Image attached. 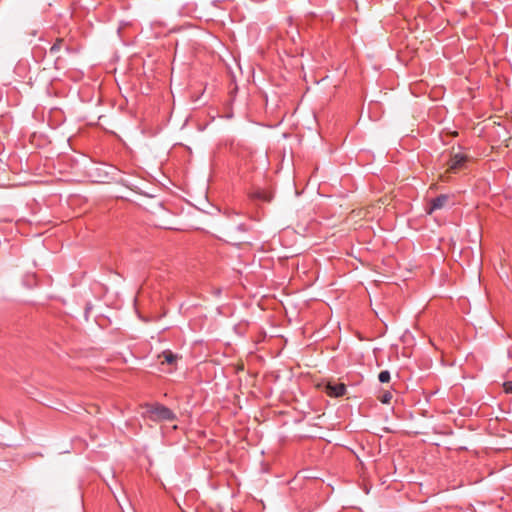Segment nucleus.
I'll use <instances>...</instances> for the list:
<instances>
[{
  "mask_svg": "<svg viewBox=\"0 0 512 512\" xmlns=\"http://www.w3.org/2000/svg\"><path fill=\"white\" fill-rule=\"evenodd\" d=\"M466 161V157L462 154H455L451 160L449 167L452 170L460 169Z\"/></svg>",
  "mask_w": 512,
  "mask_h": 512,
  "instance_id": "20e7f679",
  "label": "nucleus"
},
{
  "mask_svg": "<svg viewBox=\"0 0 512 512\" xmlns=\"http://www.w3.org/2000/svg\"><path fill=\"white\" fill-rule=\"evenodd\" d=\"M346 386L343 383H328L326 392L331 397H341L346 393Z\"/></svg>",
  "mask_w": 512,
  "mask_h": 512,
  "instance_id": "7ed1b4c3",
  "label": "nucleus"
},
{
  "mask_svg": "<svg viewBox=\"0 0 512 512\" xmlns=\"http://www.w3.org/2000/svg\"><path fill=\"white\" fill-rule=\"evenodd\" d=\"M504 390L505 392L512 394V381H507L504 383Z\"/></svg>",
  "mask_w": 512,
  "mask_h": 512,
  "instance_id": "9d476101",
  "label": "nucleus"
},
{
  "mask_svg": "<svg viewBox=\"0 0 512 512\" xmlns=\"http://www.w3.org/2000/svg\"><path fill=\"white\" fill-rule=\"evenodd\" d=\"M159 358L164 359L162 361V363H167V364L172 365L176 362L178 356L176 354H174L172 351L166 350V351L162 352V354L159 356Z\"/></svg>",
  "mask_w": 512,
  "mask_h": 512,
  "instance_id": "39448f33",
  "label": "nucleus"
},
{
  "mask_svg": "<svg viewBox=\"0 0 512 512\" xmlns=\"http://www.w3.org/2000/svg\"><path fill=\"white\" fill-rule=\"evenodd\" d=\"M63 43H64L63 39H60V38L57 39L56 42L49 49L50 55L56 56L57 53L61 50Z\"/></svg>",
  "mask_w": 512,
  "mask_h": 512,
  "instance_id": "423d86ee",
  "label": "nucleus"
},
{
  "mask_svg": "<svg viewBox=\"0 0 512 512\" xmlns=\"http://www.w3.org/2000/svg\"><path fill=\"white\" fill-rule=\"evenodd\" d=\"M392 399V395L390 392H387L385 393L382 398H381V402L384 403V404H388Z\"/></svg>",
  "mask_w": 512,
  "mask_h": 512,
  "instance_id": "1a4fd4ad",
  "label": "nucleus"
},
{
  "mask_svg": "<svg viewBox=\"0 0 512 512\" xmlns=\"http://www.w3.org/2000/svg\"><path fill=\"white\" fill-rule=\"evenodd\" d=\"M450 196L447 194H441L436 198H433L430 202L426 211L428 214H432L436 210L444 208L449 202Z\"/></svg>",
  "mask_w": 512,
  "mask_h": 512,
  "instance_id": "f03ea898",
  "label": "nucleus"
},
{
  "mask_svg": "<svg viewBox=\"0 0 512 512\" xmlns=\"http://www.w3.org/2000/svg\"><path fill=\"white\" fill-rule=\"evenodd\" d=\"M390 372L388 370H383L379 373L378 375V380L381 382V383H388L390 381Z\"/></svg>",
  "mask_w": 512,
  "mask_h": 512,
  "instance_id": "0eeeda50",
  "label": "nucleus"
},
{
  "mask_svg": "<svg viewBox=\"0 0 512 512\" xmlns=\"http://www.w3.org/2000/svg\"><path fill=\"white\" fill-rule=\"evenodd\" d=\"M144 408V415L152 421H172L176 418L171 409L159 403L145 404Z\"/></svg>",
  "mask_w": 512,
  "mask_h": 512,
  "instance_id": "f257e3e1",
  "label": "nucleus"
},
{
  "mask_svg": "<svg viewBox=\"0 0 512 512\" xmlns=\"http://www.w3.org/2000/svg\"><path fill=\"white\" fill-rule=\"evenodd\" d=\"M255 198L257 199H260V200H263V201H270L271 200V195L268 194V193H265V192H256L254 193L253 195Z\"/></svg>",
  "mask_w": 512,
  "mask_h": 512,
  "instance_id": "6e6552de",
  "label": "nucleus"
}]
</instances>
